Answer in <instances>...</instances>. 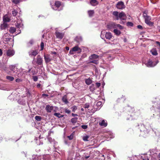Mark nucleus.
Wrapping results in <instances>:
<instances>
[{"mask_svg": "<svg viewBox=\"0 0 160 160\" xmlns=\"http://www.w3.org/2000/svg\"><path fill=\"white\" fill-rule=\"evenodd\" d=\"M35 119L37 121H40L42 119V117L38 116H36L35 118Z\"/></svg>", "mask_w": 160, "mask_h": 160, "instance_id": "ea45409f", "label": "nucleus"}, {"mask_svg": "<svg viewBox=\"0 0 160 160\" xmlns=\"http://www.w3.org/2000/svg\"><path fill=\"white\" fill-rule=\"evenodd\" d=\"M43 60L40 55H38L37 57L36 63L38 66L41 67L42 66Z\"/></svg>", "mask_w": 160, "mask_h": 160, "instance_id": "423d86ee", "label": "nucleus"}, {"mask_svg": "<svg viewBox=\"0 0 160 160\" xmlns=\"http://www.w3.org/2000/svg\"><path fill=\"white\" fill-rule=\"evenodd\" d=\"M22 81V80L19 78L17 79L16 80V82H19Z\"/></svg>", "mask_w": 160, "mask_h": 160, "instance_id": "bf43d9fd", "label": "nucleus"}, {"mask_svg": "<svg viewBox=\"0 0 160 160\" xmlns=\"http://www.w3.org/2000/svg\"><path fill=\"white\" fill-rule=\"evenodd\" d=\"M90 3L92 6H96L98 4V2L96 0H91Z\"/></svg>", "mask_w": 160, "mask_h": 160, "instance_id": "6ab92c4d", "label": "nucleus"}, {"mask_svg": "<svg viewBox=\"0 0 160 160\" xmlns=\"http://www.w3.org/2000/svg\"><path fill=\"white\" fill-rule=\"evenodd\" d=\"M89 138V136L86 135L82 137V139L84 141H88L89 140L88 139Z\"/></svg>", "mask_w": 160, "mask_h": 160, "instance_id": "c756f323", "label": "nucleus"}, {"mask_svg": "<svg viewBox=\"0 0 160 160\" xmlns=\"http://www.w3.org/2000/svg\"><path fill=\"white\" fill-rule=\"evenodd\" d=\"M22 1V0H11V1L12 2L15 4H17L19 3L20 2Z\"/></svg>", "mask_w": 160, "mask_h": 160, "instance_id": "4c0bfd02", "label": "nucleus"}, {"mask_svg": "<svg viewBox=\"0 0 160 160\" xmlns=\"http://www.w3.org/2000/svg\"><path fill=\"white\" fill-rule=\"evenodd\" d=\"M62 102H64L65 104H67L68 102L67 98V97L66 95H64L63 96L62 98Z\"/></svg>", "mask_w": 160, "mask_h": 160, "instance_id": "5701e85b", "label": "nucleus"}, {"mask_svg": "<svg viewBox=\"0 0 160 160\" xmlns=\"http://www.w3.org/2000/svg\"><path fill=\"white\" fill-rule=\"evenodd\" d=\"M90 62L96 64H97L98 63V61L97 60H92Z\"/></svg>", "mask_w": 160, "mask_h": 160, "instance_id": "09e8293b", "label": "nucleus"}, {"mask_svg": "<svg viewBox=\"0 0 160 160\" xmlns=\"http://www.w3.org/2000/svg\"><path fill=\"white\" fill-rule=\"evenodd\" d=\"M112 15L113 18L114 20H117L119 19L121 20H124L127 18L126 14L123 12L119 13L118 11H114Z\"/></svg>", "mask_w": 160, "mask_h": 160, "instance_id": "f257e3e1", "label": "nucleus"}, {"mask_svg": "<svg viewBox=\"0 0 160 160\" xmlns=\"http://www.w3.org/2000/svg\"><path fill=\"white\" fill-rule=\"evenodd\" d=\"M41 50H42L44 48V43L43 42H41Z\"/></svg>", "mask_w": 160, "mask_h": 160, "instance_id": "603ef678", "label": "nucleus"}, {"mask_svg": "<svg viewBox=\"0 0 160 160\" xmlns=\"http://www.w3.org/2000/svg\"><path fill=\"white\" fill-rule=\"evenodd\" d=\"M140 128V131L141 132H143L145 133H148V130L149 129V128H147L145 127L143 124H141L140 125H138Z\"/></svg>", "mask_w": 160, "mask_h": 160, "instance_id": "39448f33", "label": "nucleus"}, {"mask_svg": "<svg viewBox=\"0 0 160 160\" xmlns=\"http://www.w3.org/2000/svg\"><path fill=\"white\" fill-rule=\"evenodd\" d=\"M54 115L59 118H62L64 117L63 115H62L58 112H55L54 113Z\"/></svg>", "mask_w": 160, "mask_h": 160, "instance_id": "bb28decb", "label": "nucleus"}, {"mask_svg": "<svg viewBox=\"0 0 160 160\" xmlns=\"http://www.w3.org/2000/svg\"><path fill=\"white\" fill-rule=\"evenodd\" d=\"M53 109V106H50L49 105H47L45 108L46 110L48 112H51Z\"/></svg>", "mask_w": 160, "mask_h": 160, "instance_id": "2eb2a0df", "label": "nucleus"}, {"mask_svg": "<svg viewBox=\"0 0 160 160\" xmlns=\"http://www.w3.org/2000/svg\"><path fill=\"white\" fill-rule=\"evenodd\" d=\"M137 27L138 29H140L141 30H142L143 29L141 25H138Z\"/></svg>", "mask_w": 160, "mask_h": 160, "instance_id": "13d9d810", "label": "nucleus"}, {"mask_svg": "<svg viewBox=\"0 0 160 160\" xmlns=\"http://www.w3.org/2000/svg\"><path fill=\"white\" fill-rule=\"evenodd\" d=\"M26 96L28 97H29L30 95V93L29 90L28 89H27L26 91Z\"/></svg>", "mask_w": 160, "mask_h": 160, "instance_id": "49530a36", "label": "nucleus"}, {"mask_svg": "<svg viewBox=\"0 0 160 160\" xmlns=\"http://www.w3.org/2000/svg\"><path fill=\"white\" fill-rule=\"evenodd\" d=\"M16 31V29L14 27H11L9 30V31L12 33H13Z\"/></svg>", "mask_w": 160, "mask_h": 160, "instance_id": "473e14b6", "label": "nucleus"}, {"mask_svg": "<svg viewBox=\"0 0 160 160\" xmlns=\"http://www.w3.org/2000/svg\"><path fill=\"white\" fill-rule=\"evenodd\" d=\"M89 107V105L88 103L86 104L84 106V108H88Z\"/></svg>", "mask_w": 160, "mask_h": 160, "instance_id": "5fc2aeb1", "label": "nucleus"}, {"mask_svg": "<svg viewBox=\"0 0 160 160\" xmlns=\"http://www.w3.org/2000/svg\"><path fill=\"white\" fill-rule=\"evenodd\" d=\"M77 109V107L76 106H73L72 107V111L74 112Z\"/></svg>", "mask_w": 160, "mask_h": 160, "instance_id": "de8ad7c7", "label": "nucleus"}, {"mask_svg": "<svg viewBox=\"0 0 160 160\" xmlns=\"http://www.w3.org/2000/svg\"><path fill=\"white\" fill-rule=\"evenodd\" d=\"M42 96L43 97H48V95L47 94L43 93L42 94Z\"/></svg>", "mask_w": 160, "mask_h": 160, "instance_id": "e2e57ef3", "label": "nucleus"}, {"mask_svg": "<svg viewBox=\"0 0 160 160\" xmlns=\"http://www.w3.org/2000/svg\"><path fill=\"white\" fill-rule=\"evenodd\" d=\"M18 102L21 105H25L26 104V101L24 99L20 98L18 101Z\"/></svg>", "mask_w": 160, "mask_h": 160, "instance_id": "dca6fc26", "label": "nucleus"}, {"mask_svg": "<svg viewBox=\"0 0 160 160\" xmlns=\"http://www.w3.org/2000/svg\"><path fill=\"white\" fill-rule=\"evenodd\" d=\"M57 29H56V31L55 32V34L56 38L60 39H62L64 36V33L58 32Z\"/></svg>", "mask_w": 160, "mask_h": 160, "instance_id": "0eeeda50", "label": "nucleus"}, {"mask_svg": "<svg viewBox=\"0 0 160 160\" xmlns=\"http://www.w3.org/2000/svg\"><path fill=\"white\" fill-rule=\"evenodd\" d=\"M149 26L152 27L153 26L154 23L152 22H151L150 21H148L145 22Z\"/></svg>", "mask_w": 160, "mask_h": 160, "instance_id": "c9c22d12", "label": "nucleus"}, {"mask_svg": "<svg viewBox=\"0 0 160 160\" xmlns=\"http://www.w3.org/2000/svg\"><path fill=\"white\" fill-rule=\"evenodd\" d=\"M148 13V11H147V10H145L144 11H143V18L146 17V16H148V15H147Z\"/></svg>", "mask_w": 160, "mask_h": 160, "instance_id": "79ce46f5", "label": "nucleus"}, {"mask_svg": "<svg viewBox=\"0 0 160 160\" xmlns=\"http://www.w3.org/2000/svg\"><path fill=\"white\" fill-rule=\"evenodd\" d=\"M72 116L73 117H75V116H78V115L77 114H74L73 113H72Z\"/></svg>", "mask_w": 160, "mask_h": 160, "instance_id": "338daca9", "label": "nucleus"}, {"mask_svg": "<svg viewBox=\"0 0 160 160\" xmlns=\"http://www.w3.org/2000/svg\"><path fill=\"white\" fill-rule=\"evenodd\" d=\"M158 62V61L156 62H153L149 60L147 62L145 63V65L147 67H153L156 66Z\"/></svg>", "mask_w": 160, "mask_h": 160, "instance_id": "20e7f679", "label": "nucleus"}, {"mask_svg": "<svg viewBox=\"0 0 160 160\" xmlns=\"http://www.w3.org/2000/svg\"><path fill=\"white\" fill-rule=\"evenodd\" d=\"M112 35L110 32H106L105 34V37L107 39L110 40L112 38Z\"/></svg>", "mask_w": 160, "mask_h": 160, "instance_id": "f3484780", "label": "nucleus"}, {"mask_svg": "<svg viewBox=\"0 0 160 160\" xmlns=\"http://www.w3.org/2000/svg\"><path fill=\"white\" fill-rule=\"evenodd\" d=\"M48 140L51 143L53 144V147L55 149V152H58L57 150H58V147L57 146L58 142L55 141L54 139H52L51 137L48 138Z\"/></svg>", "mask_w": 160, "mask_h": 160, "instance_id": "7ed1b4c3", "label": "nucleus"}, {"mask_svg": "<svg viewBox=\"0 0 160 160\" xmlns=\"http://www.w3.org/2000/svg\"><path fill=\"white\" fill-rule=\"evenodd\" d=\"M96 87L97 88H99V87L100 86L101 84L99 82H97L96 83Z\"/></svg>", "mask_w": 160, "mask_h": 160, "instance_id": "052dcab7", "label": "nucleus"}, {"mask_svg": "<svg viewBox=\"0 0 160 160\" xmlns=\"http://www.w3.org/2000/svg\"><path fill=\"white\" fill-rule=\"evenodd\" d=\"M15 25L18 28H22L23 26L22 20L21 19L18 20L17 22L15 23Z\"/></svg>", "mask_w": 160, "mask_h": 160, "instance_id": "9d476101", "label": "nucleus"}, {"mask_svg": "<svg viewBox=\"0 0 160 160\" xmlns=\"http://www.w3.org/2000/svg\"><path fill=\"white\" fill-rule=\"evenodd\" d=\"M74 52L78 51V53L81 52V50L78 46H76L72 48Z\"/></svg>", "mask_w": 160, "mask_h": 160, "instance_id": "a211bd4d", "label": "nucleus"}, {"mask_svg": "<svg viewBox=\"0 0 160 160\" xmlns=\"http://www.w3.org/2000/svg\"><path fill=\"white\" fill-rule=\"evenodd\" d=\"M74 134L73 133H72L70 136H68V138L69 140H71L73 139V138Z\"/></svg>", "mask_w": 160, "mask_h": 160, "instance_id": "c03bdc74", "label": "nucleus"}, {"mask_svg": "<svg viewBox=\"0 0 160 160\" xmlns=\"http://www.w3.org/2000/svg\"><path fill=\"white\" fill-rule=\"evenodd\" d=\"M78 118L76 117L72 118L71 120V122L72 123H75L77 122V121H78Z\"/></svg>", "mask_w": 160, "mask_h": 160, "instance_id": "72a5a7b5", "label": "nucleus"}, {"mask_svg": "<svg viewBox=\"0 0 160 160\" xmlns=\"http://www.w3.org/2000/svg\"><path fill=\"white\" fill-rule=\"evenodd\" d=\"M85 81L86 83L88 85H90L92 83V81L90 78L86 79Z\"/></svg>", "mask_w": 160, "mask_h": 160, "instance_id": "7c9ffc66", "label": "nucleus"}, {"mask_svg": "<svg viewBox=\"0 0 160 160\" xmlns=\"http://www.w3.org/2000/svg\"><path fill=\"white\" fill-rule=\"evenodd\" d=\"M144 18L145 20V22L148 21H150L151 19V16H146V17Z\"/></svg>", "mask_w": 160, "mask_h": 160, "instance_id": "2f4dec72", "label": "nucleus"}, {"mask_svg": "<svg viewBox=\"0 0 160 160\" xmlns=\"http://www.w3.org/2000/svg\"><path fill=\"white\" fill-rule=\"evenodd\" d=\"M51 5L53 10L58 11L62 10L64 7L63 5L58 1H56L55 2L51 3Z\"/></svg>", "mask_w": 160, "mask_h": 160, "instance_id": "f03ea898", "label": "nucleus"}, {"mask_svg": "<svg viewBox=\"0 0 160 160\" xmlns=\"http://www.w3.org/2000/svg\"><path fill=\"white\" fill-rule=\"evenodd\" d=\"M99 56L95 54L92 55L90 56L89 57V59L90 60H92L93 59H96L98 58Z\"/></svg>", "mask_w": 160, "mask_h": 160, "instance_id": "412c9836", "label": "nucleus"}, {"mask_svg": "<svg viewBox=\"0 0 160 160\" xmlns=\"http://www.w3.org/2000/svg\"><path fill=\"white\" fill-rule=\"evenodd\" d=\"M7 23L4 22L3 23L1 24L0 28L2 30L5 29L7 28Z\"/></svg>", "mask_w": 160, "mask_h": 160, "instance_id": "4be33fe9", "label": "nucleus"}, {"mask_svg": "<svg viewBox=\"0 0 160 160\" xmlns=\"http://www.w3.org/2000/svg\"><path fill=\"white\" fill-rule=\"evenodd\" d=\"M17 64H15L14 65H11L9 66V68L10 70L14 72L15 70V68L17 67Z\"/></svg>", "mask_w": 160, "mask_h": 160, "instance_id": "393cba45", "label": "nucleus"}, {"mask_svg": "<svg viewBox=\"0 0 160 160\" xmlns=\"http://www.w3.org/2000/svg\"><path fill=\"white\" fill-rule=\"evenodd\" d=\"M34 41L32 39L31 40L28 42L27 43V46L28 47H29L31 46L33 43H34Z\"/></svg>", "mask_w": 160, "mask_h": 160, "instance_id": "a878e982", "label": "nucleus"}, {"mask_svg": "<svg viewBox=\"0 0 160 160\" xmlns=\"http://www.w3.org/2000/svg\"><path fill=\"white\" fill-rule=\"evenodd\" d=\"M99 124L100 126L105 127L107 125V124L106 122H105V120H103L101 121V122H100Z\"/></svg>", "mask_w": 160, "mask_h": 160, "instance_id": "aec40b11", "label": "nucleus"}, {"mask_svg": "<svg viewBox=\"0 0 160 160\" xmlns=\"http://www.w3.org/2000/svg\"><path fill=\"white\" fill-rule=\"evenodd\" d=\"M32 78L34 82H36L38 81V77L37 76H33Z\"/></svg>", "mask_w": 160, "mask_h": 160, "instance_id": "8fccbe9b", "label": "nucleus"}, {"mask_svg": "<svg viewBox=\"0 0 160 160\" xmlns=\"http://www.w3.org/2000/svg\"><path fill=\"white\" fill-rule=\"evenodd\" d=\"M90 90L92 91H93L95 89V88L94 87V85H92L90 86Z\"/></svg>", "mask_w": 160, "mask_h": 160, "instance_id": "3c124183", "label": "nucleus"}, {"mask_svg": "<svg viewBox=\"0 0 160 160\" xmlns=\"http://www.w3.org/2000/svg\"><path fill=\"white\" fill-rule=\"evenodd\" d=\"M38 53V51H36V50H31L29 52L28 54L30 56H35L37 55Z\"/></svg>", "mask_w": 160, "mask_h": 160, "instance_id": "9b49d317", "label": "nucleus"}, {"mask_svg": "<svg viewBox=\"0 0 160 160\" xmlns=\"http://www.w3.org/2000/svg\"><path fill=\"white\" fill-rule=\"evenodd\" d=\"M116 6V7L119 9H122L125 8L124 3L122 1L119 2Z\"/></svg>", "mask_w": 160, "mask_h": 160, "instance_id": "6e6552de", "label": "nucleus"}, {"mask_svg": "<svg viewBox=\"0 0 160 160\" xmlns=\"http://www.w3.org/2000/svg\"><path fill=\"white\" fill-rule=\"evenodd\" d=\"M81 127L83 129H86L88 128V126L86 125H82L81 126Z\"/></svg>", "mask_w": 160, "mask_h": 160, "instance_id": "6e6d98bb", "label": "nucleus"}, {"mask_svg": "<svg viewBox=\"0 0 160 160\" xmlns=\"http://www.w3.org/2000/svg\"><path fill=\"white\" fill-rule=\"evenodd\" d=\"M102 106V102L101 101L98 102L95 105H94V110L95 111L99 110L101 106Z\"/></svg>", "mask_w": 160, "mask_h": 160, "instance_id": "1a4fd4ad", "label": "nucleus"}, {"mask_svg": "<svg viewBox=\"0 0 160 160\" xmlns=\"http://www.w3.org/2000/svg\"><path fill=\"white\" fill-rule=\"evenodd\" d=\"M15 53L14 51L13 50L8 49L7 52V55L9 57L13 56Z\"/></svg>", "mask_w": 160, "mask_h": 160, "instance_id": "f8f14e48", "label": "nucleus"}, {"mask_svg": "<svg viewBox=\"0 0 160 160\" xmlns=\"http://www.w3.org/2000/svg\"><path fill=\"white\" fill-rule=\"evenodd\" d=\"M94 13V12L93 10H90L88 11V13L89 17H92Z\"/></svg>", "mask_w": 160, "mask_h": 160, "instance_id": "b1692460", "label": "nucleus"}, {"mask_svg": "<svg viewBox=\"0 0 160 160\" xmlns=\"http://www.w3.org/2000/svg\"><path fill=\"white\" fill-rule=\"evenodd\" d=\"M12 14L13 16H16L18 14V12L16 10H13L12 12Z\"/></svg>", "mask_w": 160, "mask_h": 160, "instance_id": "a19ab883", "label": "nucleus"}, {"mask_svg": "<svg viewBox=\"0 0 160 160\" xmlns=\"http://www.w3.org/2000/svg\"><path fill=\"white\" fill-rule=\"evenodd\" d=\"M109 136V137H110V138H113L114 137V136L113 133H112L111 132H109L108 133Z\"/></svg>", "mask_w": 160, "mask_h": 160, "instance_id": "37998d69", "label": "nucleus"}, {"mask_svg": "<svg viewBox=\"0 0 160 160\" xmlns=\"http://www.w3.org/2000/svg\"><path fill=\"white\" fill-rule=\"evenodd\" d=\"M73 52L74 51H73V50L72 49L70 50L69 51V53L71 54H74Z\"/></svg>", "mask_w": 160, "mask_h": 160, "instance_id": "680f3d73", "label": "nucleus"}, {"mask_svg": "<svg viewBox=\"0 0 160 160\" xmlns=\"http://www.w3.org/2000/svg\"><path fill=\"white\" fill-rule=\"evenodd\" d=\"M65 112L66 113L69 114L71 112V111L67 109H66L65 110Z\"/></svg>", "mask_w": 160, "mask_h": 160, "instance_id": "864d4df0", "label": "nucleus"}, {"mask_svg": "<svg viewBox=\"0 0 160 160\" xmlns=\"http://www.w3.org/2000/svg\"><path fill=\"white\" fill-rule=\"evenodd\" d=\"M6 78L11 81H13L14 79V78L13 77L10 76H6Z\"/></svg>", "mask_w": 160, "mask_h": 160, "instance_id": "e433bc0d", "label": "nucleus"}, {"mask_svg": "<svg viewBox=\"0 0 160 160\" xmlns=\"http://www.w3.org/2000/svg\"><path fill=\"white\" fill-rule=\"evenodd\" d=\"M2 52L1 49L0 48V56L2 55Z\"/></svg>", "mask_w": 160, "mask_h": 160, "instance_id": "0e129e2a", "label": "nucleus"}, {"mask_svg": "<svg viewBox=\"0 0 160 160\" xmlns=\"http://www.w3.org/2000/svg\"><path fill=\"white\" fill-rule=\"evenodd\" d=\"M115 27H116L115 28H118L120 29H122L123 28V27L119 24H117L116 23Z\"/></svg>", "mask_w": 160, "mask_h": 160, "instance_id": "58836bf2", "label": "nucleus"}, {"mask_svg": "<svg viewBox=\"0 0 160 160\" xmlns=\"http://www.w3.org/2000/svg\"><path fill=\"white\" fill-rule=\"evenodd\" d=\"M40 86H41V84H40V83H38L37 85V87L38 88H40Z\"/></svg>", "mask_w": 160, "mask_h": 160, "instance_id": "774afa93", "label": "nucleus"}, {"mask_svg": "<svg viewBox=\"0 0 160 160\" xmlns=\"http://www.w3.org/2000/svg\"><path fill=\"white\" fill-rule=\"evenodd\" d=\"M114 33L117 36H119L121 34V32L117 29H114L113 30Z\"/></svg>", "mask_w": 160, "mask_h": 160, "instance_id": "cd10ccee", "label": "nucleus"}, {"mask_svg": "<svg viewBox=\"0 0 160 160\" xmlns=\"http://www.w3.org/2000/svg\"><path fill=\"white\" fill-rule=\"evenodd\" d=\"M151 53L153 55H156L158 54V53L157 50L155 48L152 49L151 50Z\"/></svg>", "mask_w": 160, "mask_h": 160, "instance_id": "c85d7f7f", "label": "nucleus"}, {"mask_svg": "<svg viewBox=\"0 0 160 160\" xmlns=\"http://www.w3.org/2000/svg\"><path fill=\"white\" fill-rule=\"evenodd\" d=\"M156 43L160 47V42L158 41H156Z\"/></svg>", "mask_w": 160, "mask_h": 160, "instance_id": "69168bd1", "label": "nucleus"}, {"mask_svg": "<svg viewBox=\"0 0 160 160\" xmlns=\"http://www.w3.org/2000/svg\"><path fill=\"white\" fill-rule=\"evenodd\" d=\"M3 21L4 22H9L10 21V19L7 17H4L3 18Z\"/></svg>", "mask_w": 160, "mask_h": 160, "instance_id": "f704fd0d", "label": "nucleus"}, {"mask_svg": "<svg viewBox=\"0 0 160 160\" xmlns=\"http://www.w3.org/2000/svg\"><path fill=\"white\" fill-rule=\"evenodd\" d=\"M104 32H103V31H102L101 32V35H100V37H101V38H102V39H103V38H104V35H102L103 34H104Z\"/></svg>", "mask_w": 160, "mask_h": 160, "instance_id": "4d7b16f0", "label": "nucleus"}, {"mask_svg": "<svg viewBox=\"0 0 160 160\" xmlns=\"http://www.w3.org/2000/svg\"><path fill=\"white\" fill-rule=\"evenodd\" d=\"M127 25L128 26L132 27L133 24L131 22H128L127 23Z\"/></svg>", "mask_w": 160, "mask_h": 160, "instance_id": "a18cd8bd", "label": "nucleus"}, {"mask_svg": "<svg viewBox=\"0 0 160 160\" xmlns=\"http://www.w3.org/2000/svg\"><path fill=\"white\" fill-rule=\"evenodd\" d=\"M44 56L45 62L46 63H48L51 61L52 59L50 58L49 55L48 54L44 55Z\"/></svg>", "mask_w": 160, "mask_h": 160, "instance_id": "4468645a", "label": "nucleus"}, {"mask_svg": "<svg viewBox=\"0 0 160 160\" xmlns=\"http://www.w3.org/2000/svg\"><path fill=\"white\" fill-rule=\"evenodd\" d=\"M115 24L116 23L114 22L109 23L107 25V28L109 29L115 28Z\"/></svg>", "mask_w": 160, "mask_h": 160, "instance_id": "ddd939ff", "label": "nucleus"}]
</instances>
